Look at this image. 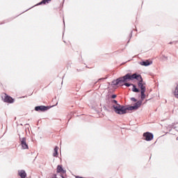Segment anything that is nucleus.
Masks as SVG:
<instances>
[{"label":"nucleus","mask_w":178,"mask_h":178,"mask_svg":"<svg viewBox=\"0 0 178 178\" xmlns=\"http://www.w3.org/2000/svg\"><path fill=\"white\" fill-rule=\"evenodd\" d=\"M27 176V174L26 173V172H23V178H26Z\"/></svg>","instance_id":"aec40b11"},{"label":"nucleus","mask_w":178,"mask_h":178,"mask_svg":"<svg viewBox=\"0 0 178 178\" xmlns=\"http://www.w3.org/2000/svg\"><path fill=\"white\" fill-rule=\"evenodd\" d=\"M111 98H112L113 99H115V98H116V95H113L111 96Z\"/></svg>","instance_id":"412c9836"},{"label":"nucleus","mask_w":178,"mask_h":178,"mask_svg":"<svg viewBox=\"0 0 178 178\" xmlns=\"http://www.w3.org/2000/svg\"><path fill=\"white\" fill-rule=\"evenodd\" d=\"M140 65H141V66H149V65H152V61H142L140 63Z\"/></svg>","instance_id":"0eeeda50"},{"label":"nucleus","mask_w":178,"mask_h":178,"mask_svg":"<svg viewBox=\"0 0 178 178\" xmlns=\"http://www.w3.org/2000/svg\"><path fill=\"white\" fill-rule=\"evenodd\" d=\"M143 134H152V133H151V132H145Z\"/></svg>","instance_id":"5701e85b"},{"label":"nucleus","mask_w":178,"mask_h":178,"mask_svg":"<svg viewBox=\"0 0 178 178\" xmlns=\"http://www.w3.org/2000/svg\"><path fill=\"white\" fill-rule=\"evenodd\" d=\"M56 172L60 173V175H65V173H66V170H63V168L62 167V165H58L57 166Z\"/></svg>","instance_id":"39448f33"},{"label":"nucleus","mask_w":178,"mask_h":178,"mask_svg":"<svg viewBox=\"0 0 178 178\" xmlns=\"http://www.w3.org/2000/svg\"><path fill=\"white\" fill-rule=\"evenodd\" d=\"M49 2H51V0H42L39 5H45V3H49Z\"/></svg>","instance_id":"2eb2a0df"},{"label":"nucleus","mask_w":178,"mask_h":178,"mask_svg":"<svg viewBox=\"0 0 178 178\" xmlns=\"http://www.w3.org/2000/svg\"><path fill=\"white\" fill-rule=\"evenodd\" d=\"M140 101H144L145 99V90L140 91Z\"/></svg>","instance_id":"9d476101"},{"label":"nucleus","mask_w":178,"mask_h":178,"mask_svg":"<svg viewBox=\"0 0 178 178\" xmlns=\"http://www.w3.org/2000/svg\"><path fill=\"white\" fill-rule=\"evenodd\" d=\"M23 148L24 149H29V145H27V143H26V139H23Z\"/></svg>","instance_id":"f8f14e48"},{"label":"nucleus","mask_w":178,"mask_h":178,"mask_svg":"<svg viewBox=\"0 0 178 178\" xmlns=\"http://www.w3.org/2000/svg\"><path fill=\"white\" fill-rule=\"evenodd\" d=\"M61 177H62V178H65V177H63V176H61Z\"/></svg>","instance_id":"393cba45"},{"label":"nucleus","mask_w":178,"mask_h":178,"mask_svg":"<svg viewBox=\"0 0 178 178\" xmlns=\"http://www.w3.org/2000/svg\"><path fill=\"white\" fill-rule=\"evenodd\" d=\"M134 79L139 81L138 86L139 88H140V91H146L145 86L143 84V77L140 74L137 75V74H134L131 75L130 74H127L125 76L117 79L115 81H113V83H113L114 86H118V84H122V83H126L127 80Z\"/></svg>","instance_id":"f257e3e1"},{"label":"nucleus","mask_w":178,"mask_h":178,"mask_svg":"<svg viewBox=\"0 0 178 178\" xmlns=\"http://www.w3.org/2000/svg\"><path fill=\"white\" fill-rule=\"evenodd\" d=\"M47 109H49V107L45 106H38L35 107L36 112H45Z\"/></svg>","instance_id":"20e7f679"},{"label":"nucleus","mask_w":178,"mask_h":178,"mask_svg":"<svg viewBox=\"0 0 178 178\" xmlns=\"http://www.w3.org/2000/svg\"><path fill=\"white\" fill-rule=\"evenodd\" d=\"M58 149H59V147H58V146H56L53 152V156H55L56 158H58V156L59 155Z\"/></svg>","instance_id":"6e6552de"},{"label":"nucleus","mask_w":178,"mask_h":178,"mask_svg":"<svg viewBox=\"0 0 178 178\" xmlns=\"http://www.w3.org/2000/svg\"><path fill=\"white\" fill-rule=\"evenodd\" d=\"M143 104V100L138 101L134 106H135L136 109H138L140 106Z\"/></svg>","instance_id":"1a4fd4ad"},{"label":"nucleus","mask_w":178,"mask_h":178,"mask_svg":"<svg viewBox=\"0 0 178 178\" xmlns=\"http://www.w3.org/2000/svg\"><path fill=\"white\" fill-rule=\"evenodd\" d=\"M113 104H118V101H116V100H113Z\"/></svg>","instance_id":"4be33fe9"},{"label":"nucleus","mask_w":178,"mask_h":178,"mask_svg":"<svg viewBox=\"0 0 178 178\" xmlns=\"http://www.w3.org/2000/svg\"><path fill=\"white\" fill-rule=\"evenodd\" d=\"M131 101H133L134 102H137V99L134 97H131Z\"/></svg>","instance_id":"a211bd4d"},{"label":"nucleus","mask_w":178,"mask_h":178,"mask_svg":"<svg viewBox=\"0 0 178 178\" xmlns=\"http://www.w3.org/2000/svg\"><path fill=\"white\" fill-rule=\"evenodd\" d=\"M132 86V91H134V92H140V90H138V88H137L134 84H133Z\"/></svg>","instance_id":"ddd939ff"},{"label":"nucleus","mask_w":178,"mask_h":178,"mask_svg":"<svg viewBox=\"0 0 178 178\" xmlns=\"http://www.w3.org/2000/svg\"><path fill=\"white\" fill-rule=\"evenodd\" d=\"M124 86H126V87H130V86H133V83H125Z\"/></svg>","instance_id":"f3484780"},{"label":"nucleus","mask_w":178,"mask_h":178,"mask_svg":"<svg viewBox=\"0 0 178 178\" xmlns=\"http://www.w3.org/2000/svg\"><path fill=\"white\" fill-rule=\"evenodd\" d=\"M113 109L115 113L118 115H124V113H127V108L124 106H120L118 104L117 106H113Z\"/></svg>","instance_id":"f03ea898"},{"label":"nucleus","mask_w":178,"mask_h":178,"mask_svg":"<svg viewBox=\"0 0 178 178\" xmlns=\"http://www.w3.org/2000/svg\"><path fill=\"white\" fill-rule=\"evenodd\" d=\"M2 99L4 102H7V104H13L15 102V99L12 98V97L8 95L6 93L3 95Z\"/></svg>","instance_id":"7ed1b4c3"},{"label":"nucleus","mask_w":178,"mask_h":178,"mask_svg":"<svg viewBox=\"0 0 178 178\" xmlns=\"http://www.w3.org/2000/svg\"><path fill=\"white\" fill-rule=\"evenodd\" d=\"M19 176H20L21 178H23V170L19 171Z\"/></svg>","instance_id":"dca6fc26"},{"label":"nucleus","mask_w":178,"mask_h":178,"mask_svg":"<svg viewBox=\"0 0 178 178\" xmlns=\"http://www.w3.org/2000/svg\"><path fill=\"white\" fill-rule=\"evenodd\" d=\"M174 95H175V98L178 99V85L175 88Z\"/></svg>","instance_id":"4468645a"},{"label":"nucleus","mask_w":178,"mask_h":178,"mask_svg":"<svg viewBox=\"0 0 178 178\" xmlns=\"http://www.w3.org/2000/svg\"><path fill=\"white\" fill-rule=\"evenodd\" d=\"M143 136L145 138L146 141H151L154 138V135L152 134H144Z\"/></svg>","instance_id":"423d86ee"},{"label":"nucleus","mask_w":178,"mask_h":178,"mask_svg":"<svg viewBox=\"0 0 178 178\" xmlns=\"http://www.w3.org/2000/svg\"><path fill=\"white\" fill-rule=\"evenodd\" d=\"M20 141H21V148H23V139L20 138Z\"/></svg>","instance_id":"6ab92c4d"},{"label":"nucleus","mask_w":178,"mask_h":178,"mask_svg":"<svg viewBox=\"0 0 178 178\" xmlns=\"http://www.w3.org/2000/svg\"><path fill=\"white\" fill-rule=\"evenodd\" d=\"M54 177H56V175H54Z\"/></svg>","instance_id":"b1692460"},{"label":"nucleus","mask_w":178,"mask_h":178,"mask_svg":"<svg viewBox=\"0 0 178 178\" xmlns=\"http://www.w3.org/2000/svg\"><path fill=\"white\" fill-rule=\"evenodd\" d=\"M126 109H127V111H136L137 110V108H136V106L134 105L131 106L129 107L126 106Z\"/></svg>","instance_id":"9b49d317"}]
</instances>
